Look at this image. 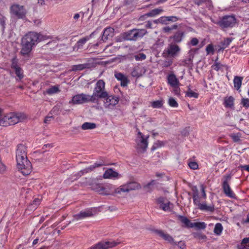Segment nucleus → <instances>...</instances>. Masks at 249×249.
Listing matches in <instances>:
<instances>
[{
	"label": "nucleus",
	"instance_id": "864d4df0",
	"mask_svg": "<svg viewBox=\"0 0 249 249\" xmlns=\"http://www.w3.org/2000/svg\"><path fill=\"white\" fill-rule=\"evenodd\" d=\"M19 67L18 65V61L16 58H14L12 60L11 68L13 69H15Z\"/></svg>",
	"mask_w": 249,
	"mask_h": 249
},
{
	"label": "nucleus",
	"instance_id": "9b49d317",
	"mask_svg": "<svg viewBox=\"0 0 249 249\" xmlns=\"http://www.w3.org/2000/svg\"><path fill=\"white\" fill-rule=\"evenodd\" d=\"M96 213L95 208H89L81 211L79 213L73 215L75 220H79L93 215Z\"/></svg>",
	"mask_w": 249,
	"mask_h": 249
},
{
	"label": "nucleus",
	"instance_id": "0eeeda50",
	"mask_svg": "<svg viewBox=\"0 0 249 249\" xmlns=\"http://www.w3.org/2000/svg\"><path fill=\"white\" fill-rule=\"evenodd\" d=\"M10 13L11 16L18 19H24L26 18L27 11L23 6L14 4L10 7Z\"/></svg>",
	"mask_w": 249,
	"mask_h": 249
},
{
	"label": "nucleus",
	"instance_id": "bf43d9fd",
	"mask_svg": "<svg viewBox=\"0 0 249 249\" xmlns=\"http://www.w3.org/2000/svg\"><path fill=\"white\" fill-rule=\"evenodd\" d=\"M195 236L199 239H202V240H205L207 238V237L204 234H203L202 233H197V234H196V235H195Z\"/></svg>",
	"mask_w": 249,
	"mask_h": 249
},
{
	"label": "nucleus",
	"instance_id": "e433bc0d",
	"mask_svg": "<svg viewBox=\"0 0 249 249\" xmlns=\"http://www.w3.org/2000/svg\"><path fill=\"white\" fill-rule=\"evenodd\" d=\"M206 224L204 222L193 223L191 228L195 227L198 229H205L206 227Z\"/></svg>",
	"mask_w": 249,
	"mask_h": 249
},
{
	"label": "nucleus",
	"instance_id": "774afa93",
	"mask_svg": "<svg viewBox=\"0 0 249 249\" xmlns=\"http://www.w3.org/2000/svg\"><path fill=\"white\" fill-rule=\"evenodd\" d=\"M240 168L242 170H246L249 172V165H241Z\"/></svg>",
	"mask_w": 249,
	"mask_h": 249
},
{
	"label": "nucleus",
	"instance_id": "79ce46f5",
	"mask_svg": "<svg viewBox=\"0 0 249 249\" xmlns=\"http://www.w3.org/2000/svg\"><path fill=\"white\" fill-rule=\"evenodd\" d=\"M14 71L17 76L19 78V80H21L23 78V72L20 67L14 69Z\"/></svg>",
	"mask_w": 249,
	"mask_h": 249
},
{
	"label": "nucleus",
	"instance_id": "69168bd1",
	"mask_svg": "<svg viewBox=\"0 0 249 249\" xmlns=\"http://www.w3.org/2000/svg\"><path fill=\"white\" fill-rule=\"evenodd\" d=\"M105 192V186H103L102 185H101V187L99 189V190H98V193L100 194L104 195V193Z\"/></svg>",
	"mask_w": 249,
	"mask_h": 249
},
{
	"label": "nucleus",
	"instance_id": "c9c22d12",
	"mask_svg": "<svg viewBox=\"0 0 249 249\" xmlns=\"http://www.w3.org/2000/svg\"><path fill=\"white\" fill-rule=\"evenodd\" d=\"M89 67V64H81L78 65H73L72 66L71 71H81L86 68Z\"/></svg>",
	"mask_w": 249,
	"mask_h": 249
},
{
	"label": "nucleus",
	"instance_id": "c03bdc74",
	"mask_svg": "<svg viewBox=\"0 0 249 249\" xmlns=\"http://www.w3.org/2000/svg\"><path fill=\"white\" fill-rule=\"evenodd\" d=\"M249 243V238L246 237L244 238L242 241V242L240 245H238V249H243L244 247H248L249 246L247 245V244Z\"/></svg>",
	"mask_w": 249,
	"mask_h": 249
},
{
	"label": "nucleus",
	"instance_id": "9d476101",
	"mask_svg": "<svg viewBox=\"0 0 249 249\" xmlns=\"http://www.w3.org/2000/svg\"><path fill=\"white\" fill-rule=\"evenodd\" d=\"M236 19L233 16H226L218 22L222 28L233 27L236 23Z\"/></svg>",
	"mask_w": 249,
	"mask_h": 249
},
{
	"label": "nucleus",
	"instance_id": "c85d7f7f",
	"mask_svg": "<svg viewBox=\"0 0 249 249\" xmlns=\"http://www.w3.org/2000/svg\"><path fill=\"white\" fill-rule=\"evenodd\" d=\"M59 87L58 85L52 86L49 89H47L45 93L48 95H53L60 92Z\"/></svg>",
	"mask_w": 249,
	"mask_h": 249
},
{
	"label": "nucleus",
	"instance_id": "473e14b6",
	"mask_svg": "<svg viewBox=\"0 0 249 249\" xmlns=\"http://www.w3.org/2000/svg\"><path fill=\"white\" fill-rule=\"evenodd\" d=\"M96 127V124L94 123L86 122L81 126V128L83 130L93 129Z\"/></svg>",
	"mask_w": 249,
	"mask_h": 249
},
{
	"label": "nucleus",
	"instance_id": "a211bd4d",
	"mask_svg": "<svg viewBox=\"0 0 249 249\" xmlns=\"http://www.w3.org/2000/svg\"><path fill=\"white\" fill-rule=\"evenodd\" d=\"M114 76L118 80L121 82V86L122 87H126L129 83L127 77L121 72L115 73Z\"/></svg>",
	"mask_w": 249,
	"mask_h": 249
},
{
	"label": "nucleus",
	"instance_id": "09e8293b",
	"mask_svg": "<svg viewBox=\"0 0 249 249\" xmlns=\"http://www.w3.org/2000/svg\"><path fill=\"white\" fill-rule=\"evenodd\" d=\"M146 55L143 53H140L134 55V58L136 61H142L145 59Z\"/></svg>",
	"mask_w": 249,
	"mask_h": 249
},
{
	"label": "nucleus",
	"instance_id": "a878e982",
	"mask_svg": "<svg viewBox=\"0 0 249 249\" xmlns=\"http://www.w3.org/2000/svg\"><path fill=\"white\" fill-rule=\"evenodd\" d=\"M113 32L114 29L112 28L108 27L105 29L103 33L102 40L103 41L107 40L108 36H112Z\"/></svg>",
	"mask_w": 249,
	"mask_h": 249
},
{
	"label": "nucleus",
	"instance_id": "338daca9",
	"mask_svg": "<svg viewBox=\"0 0 249 249\" xmlns=\"http://www.w3.org/2000/svg\"><path fill=\"white\" fill-rule=\"evenodd\" d=\"M200 188L202 193V196L204 198H205L206 197V194L205 191V187L204 185L201 184Z\"/></svg>",
	"mask_w": 249,
	"mask_h": 249
},
{
	"label": "nucleus",
	"instance_id": "0e129e2a",
	"mask_svg": "<svg viewBox=\"0 0 249 249\" xmlns=\"http://www.w3.org/2000/svg\"><path fill=\"white\" fill-rule=\"evenodd\" d=\"M158 21L161 23L166 24L167 20H166V17H161L158 19Z\"/></svg>",
	"mask_w": 249,
	"mask_h": 249
},
{
	"label": "nucleus",
	"instance_id": "603ef678",
	"mask_svg": "<svg viewBox=\"0 0 249 249\" xmlns=\"http://www.w3.org/2000/svg\"><path fill=\"white\" fill-rule=\"evenodd\" d=\"M241 104L243 107L246 108H249V99L243 98L242 99Z\"/></svg>",
	"mask_w": 249,
	"mask_h": 249
},
{
	"label": "nucleus",
	"instance_id": "f03ea898",
	"mask_svg": "<svg viewBox=\"0 0 249 249\" xmlns=\"http://www.w3.org/2000/svg\"><path fill=\"white\" fill-rule=\"evenodd\" d=\"M26 147L22 144H18L16 152L17 167L25 176L29 175L32 170L31 162L28 160Z\"/></svg>",
	"mask_w": 249,
	"mask_h": 249
},
{
	"label": "nucleus",
	"instance_id": "7ed1b4c3",
	"mask_svg": "<svg viewBox=\"0 0 249 249\" xmlns=\"http://www.w3.org/2000/svg\"><path fill=\"white\" fill-rule=\"evenodd\" d=\"M25 118V115L21 113L10 112L3 114L2 109L0 108V125L6 126L14 125L23 120Z\"/></svg>",
	"mask_w": 249,
	"mask_h": 249
},
{
	"label": "nucleus",
	"instance_id": "6e6d98bb",
	"mask_svg": "<svg viewBox=\"0 0 249 249\" xmlns=\"http://www.w3.org/2000/svg\"><path fill=\"white\" fill-rule=\"evenodd\" d=\"M177 25H174L172 27H170L169 26L165 27L163 28V31L165 32H169L172 30L176 29L177 28Z\"/></svg>",
	"mask_w": 249,
	"mask_h": 249
},
{
	"label": "nucleus",
	"instance_id": "b1692460",
	"mask_svg": "<svg viewBox=\"0 0 249 249\" xmlns=\"http://www.w3.org/2000/svg\"><path fill=\"white\" fill-rule=\"evenodd\" d=\"M234 99L232 96L225 97L224 99L223 105L226 108H234Z\"/></svg>",
	"mask_w": 249,
	"mask_h": 249
},
{
	"label": "nucleus",
	"instance_id": "1a4fd4ad",
	"mask_svg": "<svg viewBox=\"0 0 249 249\" xmlns=\"http://www.w3.org/2000/svg\"><path fill=\"white\" fill-rule=\"evenodd\" d=\"M89 102H90V95L81 93L73 96L71 100L69 102V104L80 105Z\"/></svg>",
	"mask_w": 249,
	"mask_h": 249
},
{
	"label": "nucleus",
	"instance_id": "a19ab883",
	"mask_svg": "<svg viewBox=\"0 0 249 249\" xmlns=\"http://www.w3.org/2000/svg\"><path fill=\"white\" fill-rule=\"evenodd\" d=\"M242 134L240 133H232L230 135V137L232 139L234 142H239L241 141Z\"/></svg>",
	"mask_w": 249,
	"mask_h": 249
},
{
	"label": "nucleus",
	"instance_id": "c756f323",
	"mask_svg": "<svg viewBox=\"0 0 249 249\" xmlns=\"http://www.w3.org/2000/svg\"><path fill=\"white\" fill-rule=\"evenodd\" d=\"M233 38L232 37H228L225 38L223 41L220 42V49L224 50L225 48H227L231 41L233 40Z\"/></svg>",
	"mask_w": 249,
	"mask_h": 249
},
{
	"label": "nucleus",
	"instance_id": "e2e57ef3",
	"mask_svg": "<svg viewBox=\"0 0 249 249\" xmlns=\"http://www.w3.org/2000/svg\"><path fill=\"white\" fill-rule=\"evenodd\" d=\"M101 185V184H96L95 185L92 186L91 188L92 190L98 192V190H99Z\"/></svg>",
	"mask_w": 249,
	"mask_h": 249
},
{
	"label": "nucleus",
	"instance_id": "423d86ee",
	"mask_svg": "<svg viewBox=\"0 0 249 249\" xmlns=\"http://www.w3.org/2000/svg\"><path fill=\"white\" fill-rule=\"evenodd\" d=\"M147 31L144 29H133L124 34V38L127 40H136L139 38H142L146 34Z\"/></svg>",
	"mask_w": 249,
	"mask_h": 249
},
{
	"label": "nucleus",
	"instance_id": "aec40b11",
	"mask_svg": "<svg viewBox=\"0 0 249 249\" xmlns=\"http://www.w3.org/2000/svg\"><path fill=\"white\" fill-rule=\"evenodd\" d=\"M167 83L171 87L176 86L180 85V82L176 75L172 73L168 75L167 77Z\"/></svg>",
	"mask_w": 249,
	"mask_h": 249
},
{
	"label": "nucleus",
	"instance_id": "8fccbe9b",
	"mask_svg": "<svg viewBox=\"0 0 249 249\" xmlns=\"http://www.w3.org/2000/svg\"><path fill=\"white\" fill-rule=\"evenodd\" d=\"M179 85H178L176 86L171 87L173 88L172 92L176 95H179L180 93V89L179 88Z\"/></svg>",
	"mask_w": 249,
	"mask_h": 249
},
{
	"label": "nucleus",
	"instance_id": "2eb2a0df",
	"mask_svg": "<svg viewBox=\"0 0 249 249\" xmlns=\"http://www.w3.org/2000/svg\"><path fill=\"white\" fill-rule=\"evenodd\" d=\"M121 177L120 174L111 168L107 169L103 175V178L106 179H117Z\"/></svg>",
	"mask_w": 249,
	"mask_h": 249
},
{
	"label": "nucleus",
	"instance_id": "4be33fe9",
	"mask_svg": "<svg viewBox=\"0 0 249 249\" xmlns=\"http://www.w3.org/2000/svg\"><path fill=\"white\" fill-rule=\"evenodd\" d=\"M93 34V33L91 34L89 36H87L79 39L74 46V50L77 51L78 49H81L83 47V46L86 43V42L91 38Z\"/></svg>",
	"mask_w": 249,
	"mask_h": 249
},
{
	"label": "nucleus",
	"instance_id": "6ab92c4d",
	"mask_svg": "<svg viewBox=\"0 0 249 249\" xmlns=\"http://www.w3.org/2000/svg\"><path fill=\"white\" fill-rule=\"evenodd\" d=\"M156 233L163 239L168 242L172 245H176V242L174 241L173 238L169 234L164 233L162 231L157 230Z\"/></svg>",
	"mask_w": 249,
	"mask_h": 249
},
{
	"label": "nucleus",
	"instance_id": "dca6fc26",
	"mask_svg": "<svg viewBox=\"0 0 249 249\" xmlns=\"http://www.w3.org/2000/svg\"><path fill=\"white\" fill-rule=\"evenodd\" d=\"M105 163L104 162L101 161L99 162H95L94 164L90 165L88 167H87L83 170H81L79 171V174L78 176V177H81L82 176L84 175V174L91 172L95 168L102 166L103 165H104Z\"/></svg>",
	"mask_w": 249,
	"mask_h": 249
},
{
	"label": "nucleus",
	"instance_id": "a18cd8bd",
	"mask_svg": "<svg viewBox=\"0 0 249 249\" xmlns=\"http://www.w3.org/2000/svg\"><path fill=\"white\" fill-rule=\"evenodd\" d=\"M162 105L163 102L161 100H157L151 103V106L153 108H160Z\"/></svg>",
	"mask_w": 249,
	"mask_h": 249
},
{
	"label": "nucleus",
	"instance_id": "39448f33",
	"mask_svg": "<svg viewBox=\"0 0 249 249\" xmlns=\"http://www.w3.org/2000/svg\"><path fill=\"white\" fill-rule=\"evenodd\" d=\"M148 135L145 136L140 131L138 132L135 142L136 148L139 152L143 153L146 151L148 144Z\"/></svg>",
	"mask_w": 249,
	"mask_h": 249
},
{
	"label": "nucleus",
	"instance_id": "4d7b16f0",
	"mask_svg": "<svg viewBox=\"0 0 249 249\" xmlns=\"http://www.w3.org/2000/svg\"><path fill=\"white\" fill-rule=\"evenodd\" d=\"M198 43V40L197 38H196V37H194V38H192V39L191 40L190 42V44L193 46H196Z\"/></svg>",
	"mask_w": 249,
	"mask_h": 249
},
{
	"label": "nucleus",
	"instance_id": "3c124183",
	"mask_svg": "<svg viewBox=\"0 0 249 249\" xmlns=\"http://www.w3.org/2000/svg\"><path fill=\"white\" fill-rule=\"evenodd\" d=\"M206 51L207 52V54L210 53L213 54L214 53V49L213 45L212 44H209L206 48Z\"/></svg>",
	"mask_w": 249,
	"mask_h": 249
},
{
	"label": "nucleus",
	"instance_id": "f3484780",
	"mask_svg": "<svg viewBox=\"0 0 249 249\" xmlns=\"http://www.w3.org/2000/svg\"><path fill=\"white\" fill-rule=\"evenodd\" d=\"M222 189L224 194L228 197L231 198H235L236 195L232 191L229 183L226 182H222Z\"/></svg>",
	"mask_w": 249,
	"mask_h": 249
},
{
	"label": "nucleus",
	"instance_id": "5701e85b",
	"mask_svg": "<svg viewBox=\"0 0 249 249\" xmlns=\"http://www.w3.org/2000/svg\"><path fill=\"white\" fill-rule=\"evenodd\" d=\"M145 72L144 68L142 66H137L134 68L131 75L133 77H139L141 76Z\"/></svg>",
	"mask_w": 249,
	"mask_h": 249
},
{
	"label": "nucleus",
	"instance_id": "7c9ffc66",
	"mask_svg": "<svg viewBox=\"0 0 249 249\" xmlns=\"http://www.w3.org/2000/svg\"><path fill=\"white\" fill-rule=\"evenodd\" d=\"M105 186V195H109L114 194V190L115 187L114 185L110 184H106Z\"/></svg>",
	"mask_w": 249,
	"mask_h": 249
},
{
	"label": "nucleus",
	"instance_id": "58836bf2",
	"mask_svg": "<svg viewBox=\"0 0 249 249\" xmlns=\"http://www.w3.org/2000/svg\"><path fill=\"white\" fill-rule=\"evenodd\" d=\"M223 227L221 223H216L215 225L213 232L214 233L217 235H221L222 231H223Z\"/></svg>",
	"mask_w": 249,
	"mask_h": 249
},
{
	"label": "nucleus",
	"instance_id": "ea45409f",
	"mask_svg": "<svg viewBox=\"0 0 249 249\" xmlns=\"http://www.w3.org/2000/svg\"><path fill=\"white\" fill-rule=\"evenodd\" d=\"M185 96L189 98H197L198 97V93L193 91L190 88L185 92Z\"/></svg>",
	"mask_w": 249,
	"mask_h": 249
},
{
	"label": "nucleus",
	"instance_id": "f8f14e48",
	"mask_svg": "<svg viewBox=\"0 0 249 249\" xmlns=\"http://www.w3.org/2000/svg\"><path fill=\"white\" fill-rule=\"evenodd\" d=\"M180 51L179 47L175 44H170L167 48L164 50V53H166L168 55L171 57H175L178 55Z\"/></svg>",
	"mask_w": 249,
	"mask_h": 249
},
{
	"label": "nucleus",
	"instance_id": "412c9836",
	"mask_svg": "<svg viewBox=\"0 0 249 249\" xmlns=\"http://www.w3.org/2000/svg\"><path fill=\"white\" fill-rule=\"evenodd\" d=\"M163 12V10L161 8H156L152 10L149 12L145 14V15L141 16L140 19L141 20H144L146 17H153L160 15Z\"/></svg>",
	"mask_w": 249,
	"mask_h": 249
},
{
	"label": "nucleus",
	"instance_id": "4c0bfd02",
	"mask_svg": "<svg viewBox=\"0 0 249 249\" xmlns=\"http://www.w3.org/2000/svg\"><path fill=\"white\" fill-rule=\"evenodd\" d=\"M128 189V192L131 190L138 189L140 187L139 185L136 182H130L125 184Z\"/></svg>",
	"mask_w": 249,
	"mask_h": 249
},
{
	"label": "nucleus",
	"instance_id": "72a5a7b5",
	"mask_svg": "<svg viewBox=\"0 0 249 249\" xmlns=\"http://www.w3.org/2000/svg\"><path fill=\"white\" fill-rule=\"evenodd\" d=\"M178 218L185 227L191 228V226L192 225L193 223L191 222L190 220H189L186 217L179 215Z\"/></svg>",
	"mask_w": 249,
	"mask_h": 249
},
{
	"label": "nucleus",
	"instance_id": "cd10ccee",
	"mask_svg": "<svg viewBox=\"0 0 249 249\" xmlns=\"http://www.w3.org/2000/svg\"><path fill=\"white\" fill-rule=\"evenodd\" d=\"M183 36H184V32L182 31H178V32H177L171 38H172L173 39V41L175 43H179L182 41Z\"/></svg>",
	"mask_w": 249,
	"mask_h": 249
},
{
	"label": "nucleus",
	"instance_id": "052dcab7",
	"mask_svg": "<svg viewBox=\"0 0 249 249\" xmlns=\"http://www.w3.org/2000/svg\"><path fill=\"white\" fill-rule=\"evenodd\" d=\"M166 20L167 21H176L178 20V18L176 17L175 16H169V17H166Z\"/></svg>",
	"mask_w": 249,
	"mask_h": 249
},
{
	"label": "nucleus",
	"instance_id": "5fc2aeb1",
	"mask_svg": "<svg viewBox=\"0 0 249 249\" xmlns=\"http://www.w3.org/2000/svg\"><path fill=\"white\" fill-rule=\"evenodd\" d=\"M189 167L193 170L197 169L198 168V164L195 161H191L188 163Z\"/></svg>",
	"mask_w": 249,
	"mask_h": 249
},
{
	"label": "nucleus",
	"instance_id": "4468645a",
	"mask_svg": "<svg viewBox=\"0 0 249 249\" xmlns=\"http://www.w3.org/2000/svg\"><path fill=\"white\" fill-rule=\"evenodd\" d=\"M157 203L160 209L165 212H170L172 209V204L164 197H160L157 199Z\"/></svg>",
	"mask_w": 249,
	"mask_h": 249
},
{
	"label": "nucleus",
	"instance_id": "37998d69",
	"mask_svg": "<svg viewBox=\"0 0 249 249\" xmlns=\"http://www.w3.org/2000/svg\"><path fill=\"white\" fill-rule=\"evenodd\" d=\"M6 18L4 16L0 13V25L2 27V31L3 32L5 28V22Z\"/></svg>",
	"mask_w": 249,
	"mask_h": 249
},
{
	"label": "nucleus",
	"instance_id": "2f4dec72",
	"mask_svg": "<svg viewBox=\"0 0 249 249\" xmlns=\"http://www.w3.org/2000/svg\"><path fill=\"white\" fill-rule=\"evenodd\" d=\"M242 80H243V77H242L238 76H236L234 77V79H233V84H234V87L237 89H239L241 88Z\"/></svg>",
	"mask_w": 249,
	"mask_h": 249
},
{
	"label": "nucleus",
	"instance_id": "20e7f679",
	"mask_svg": "<svg viewBox=\"0 0 249 249\" xmlns=\"http://www.w3.org/2000/svg\"><path fill=\"white\" fill-rule=\"evenodd\" d=\"M107 93L105 89V82L103 80H99L95 85L92 94L90 95V102L97 103L99 99L105 98Z\"/></svg>",
	"mask_w": 249,
	"mask_h": 249
},
{
	"label": "nucleus",
	"instance_id": "ddd939ff",
	"mask_svg": "<svg viewBox=\"0 0 249 249\" xmlns=\"http://www.w3.org/2000/svg\"><path fill=\"white\" fill-rule=\"evenodd\" d=\"M117 245L114 241H103L99 242L89 249H107L113 247Z\"/></svg>",
	"mask_w": 249,
	"mask_h": 249
},
{
	"label": "nucleus",
	"instance_id": "393cba45",
	"mask_svg": "<svg viewBox=\"0 0 249 249\" xmlns=\"http://www.w3.org/2000/svg\"><path fill=\"white\" fill-rule=\"evenodd\" d=\"M212 68L215 71H218L220 70L223 71V69L225 68L227 71H228L229 69V67L225 65H223L219 62H218L217 60L215 61L214 64L212 66Z\"/></svg>",
	"mask_w": 249,
	"mask_h": 249
},
{
	"label": "nucleus",
	"instance_id": "13d9d810",
	"mask_svg": "<svg viewBox=\"0 0 249 249\" xmlns=\"http://www.w3.org/2000/svg\"><path fill=\"white\" fill-rule=\"evenodd\" d=\"M79 172L72 175L69 179L71 180V181H73L74 180H77L78 178H79L80 177H78V176L79 175Z\"/></svg>",
	"mask_w": 249,
	"mask_h": 249
},
{
	"label": "nucleus",
	"instance_id": "6e6552de",
	"mask_svg": "<svg viewBox=\"0 0 249 249\" xmlns=\"http://www.w3.org/2000/svg\"><path fill=\"white\" fill-rule=\"evenodd\" d=\"M103 98L104 99V107L105 108L108 109H113L119 102L118 97L112 95H108V93L107 96Z\"/></svg>",
	"mask_w": 249,
	"mask_h": 249
},
{
	"label": "nucleus",
	"instance_id": "f704fd0d",
	"mask_svg": "<svg viewBox=\"0 0 249 249\" xmlns=\"http://www.w3.org/2000/svg\"><path fill=\"white\" fill-rule=\"evenodd\" d=\"M125 192H128V189L125 184L121 185L114 190V194H121L122 193Z\"/></svg>",
	"mask_w": 249,
	"mask_h": 249
},
{
	"label": "nucleus",
	"instance_id": "680f3d73",
	"mask_svg": "<svg viewBox=\"0 0 249 249\" xmlns=\"http://www.w3.org/2000/svg\"><path fill=\"white\" fill-rule=\"evenodd\" d=\"M82 15V16H84V13L82 12H81L79 13H76L73 16V19L75 20H77L80 17V15Z\"/></svg>",
	"mask_w": 249,
	"mask_h": 249
},
{
	"label": "nucleus",
	"instance_id": "f257e3e1",
	"mask_svg": "<svg viewBox=\"0 0 249 249\" xmlns=\"http://www.w3.org/2000/svg\"><path fill=\"white\" fill-rule=\"evenodd\" d=\"M46 38L45 36L40 33L35 32H28L22 38L20 53L23 56H28L33 48Z\"/></svg>",
	"mask_w": 249,
	"mask_h": 249
},
{
	"label": "nucleus",
	"instance_id": "49530a36",
	"mask_svg": "<svg viewBox=\"0 0 249 249\" xmlns=\"http://www.w3.org/2000/svg\"><path fill=\"white\" fill-rule=\"evenodd\" d=\"M169 105L173 107H177L178 106V103L173 97L169 98L168 100Z\"/></svg>",
	"mask_w": 249,
	"mask_h": 249
},
{
	"label": "nucleus",
	"instance_id": "bb28decb",
	"mask_svg": "<svg viewBox=\"0 0 249 249\" xmlns=\"http://www.w3.org/2000/svg\"><path fill=\"white\" fill-rule=\"evenodd\" d=\"M197 206L198 208L202 210L207 212H213L214 211V206L213 205H207L205 203H198L197 204Z\"/></svg>",
	"mask_w": 249,
	"mask_h": 249
},
{
	"label": "nucleus",
	"instance_id": "de8ad7c7",
	"mask_svg": "<svg viewBox=\"0 0 249 249\" xmlns=\"http://www.w3.org/2000/svg\"><path fill=\"white\" fill-rule=\"evenodd\" d=\"M203 3L208 4L210 7L212 5V1L211 0H195V3L197 5H200Z\"/></svg>",
	"mask_w": 249,
	"mask_h": 249
}]
</instances>
